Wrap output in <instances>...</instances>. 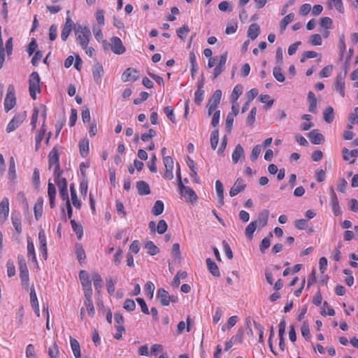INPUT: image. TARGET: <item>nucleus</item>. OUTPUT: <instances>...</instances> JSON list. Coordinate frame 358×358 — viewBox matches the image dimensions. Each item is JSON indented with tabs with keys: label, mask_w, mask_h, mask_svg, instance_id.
Returning a JSON list of instances; mask_svg holds the SVG:
<instances>
[{
	"label": "nucleus",
	"mask_w": 358,
	"mask_h": 358,
	"mask_svg": "<svg viewBox=\"0 0 358 358\" xmlns=\"http://www.w3.org/2000/svg\"><path fill=\"white\" fill-rule=\"evenodd\" d=\"M21 219L22 217L20 212L14 211L11 213L12 224L18 234L22 233Z\"/></svg>",
	"instance_id": "obj_19"
},
{
	"label": "nucleus",
	"mask_w": 358,
	"mask_h": 358,
	"mask_svg": "<svg viewBox=\"0 0 358 358\" xmlns=\"http://www.w3.org/2000/svg\"><path fill=\"white\" fill-rule=\"evenodd\" d=\"M136 189L138 191V194L141 196H145L150 194V188L149 185L143 181L139 180L136 182Z\"/></svg>",
	"instance_id": "obj_22"
},
{
	"label": "nucleus",
	"mask_w": 358,
	"mask_h": 358,
	"mask_svg": "<svg viewBox=\"0 0 358 358\" xmlns=\"http://www.w3.org/2000/svg\"><path fill=\"white\" fill-rule=\"evenodd\" d=\"M145 248L148 250V253L154 256L159 252V249L157 247L152 241H148L145 245Z\"/></svg>",
	"instance_id": "obj_41"
},
{
	"label": "nucleus",
	"mask_w": 358,
	"mask_h": 358,
	"mask_svg": "<svg viewBox=\"0 0 358 358\" xmlns=\"http://www.w3.org/2000/svg\"><path fill=\"white\" fill-rule=\"evenodd\" d=\"M27 118V112L23 111L22 113H18L15 115V116L11 119V120L8 122L6 131L8 133H10L15 131L17 128H18L21 124Z\"/></svg>",
	"instance_id": "obj_6"
},
{
	"label": "nucleus",
	"mask_w": 358,
	"mask_h": 358,
	"mask_svg": "<svg viewBox=\"0 0 358 358\" xmlns=\"http://www.w3.org/2000/svg\"><path fill=\"white\" fill-rule=\"evenodd\" d=\"M294 18V14L291 13L284 17V18L280 21V29L281 32L284 31L287 27V26L293 21Z\"/></svg>",
	"instance_id": "obj_37"
},
{
	"label": "nucleus",
	"mask_w": 358,
	"mask_h": 358,
	"mask_svg": "<svg viewBox=\"0 0 358 358\" xmlns=\"http://www.w3.org/2000/svg\"><path fill=\"white\" fill-rule=\"evenodd\" d=\"M260 33V27L257 23L251 24L248 29V37L251 40L256 39Z\"/></svg>",
	"instance_id": "obj_25"
},
{
	"label": "nucleus",
	"mask_w": 358,
	"mask_h": 358,
	"mask_svg": "<svg viewBox=\"0 0 358 358\" xmlns=\"http://www.w3.org/2000/svg\"><path fill=\"white\" fill-rule=\"evenodd\" d=\"M227 52H224L222 55H221L219 57H214L209 58L208 62V68L209 69L213 68L215 65V62L218 61V64L217 65V66H215L213 71V80L215 79L224 71L227 63Z\"/></svg>",
	"instance_id": "obj_1"
},
{
	"label": "nucleus",
	"mask_w": 358,
	"mask_h": 358,
	"mask_svg": "<svg viewBox=\"0 0 358 358\" xmlns=\"http://www.w3.org/2000/svg\"><path fill=\"white\" fill-rule=\"evenodd\" d=\"M308 101L309 103L308 110L310 113H315L317 112V99L313 92H309L308 94Z\"/></svg>",
	"instance_id": "obj_30"
},
{
	"label": "nucleus",
	"mask_w": 358,
	"mask_h": 358,
	"mask_svg": "<svg viewBox=\"0 0 358 358\" xmlns=\"http://www.w3.org/2000/svg\"><path fill=\"white\" fill-rule=\"evenodd\" d=\"M38 114H39V110H38V108H36V107L34 108L33 113H32L31 119V122H30L33 130L36 129V123H37V120H38Z\"/></svg>",
	"instance_id": "obj_57"
},
{
	"label": "nucleus",
	"mask_w": 358,
	"mask_h": 358,
	"mask_svg": "<svg viewBox=\"0 0 358 358\" xmlns=\"http://www.w3.org/2000/svg\"><path fill=\"white\" fill-rule=\"evenodd\" d=\"M79 149L82 156L87 155L89 154V141L86 138L80 141Z\"/></svg>",
	"instance_id": "obj_42"
},
{
	"label": "nucleus",
	"mask_w": 358,
	"mask_h": 358,
	"mask_svg": "<svg viewBox=\"0 0 358 358\" xmlns=\"http://www.w3.org/2000/svg\"><path fill=\"white\" fill-rule=\"evenodd\" d=\"M206 262L207 268L212 274V275L216 278H219L220 276V272L217 264L210 258H207Z\"/></svg>",
	"instance_id": "obj_21"
},
{
	"label": "nucleus",
	"mask_w": 358,
	"mask_h": 358,
	"mask_svg": "<svg viewBox=\"0 0 358 358\" xmlns=\"http://www.w3.org/2000/svg\"><path fill=\"white\" fill-rule=\"evenodd\" d=\"M13 39L12 37H10L6 41L5 44V48H3V44H0V69L3 67V63L5 61V52L6 53L8 57H10L13 53Z\"/></svg>",
	"instance_id": "obj_9"
},
{
	"label": "nucleus",
	"mask_w": 358,
	"mask_h": 358,
	"mask_svg": "<svg viewBox=\"0 0 358 358\" xmlns=\"http://www.w3.org/2000/svg\"><path fill=\"white\" fill-rule=\"evenodd\" d=\"M219 140V131L217 129L214 130L210 134V145L213 150L217 148Z\"/></svg>",
	"instance_id": "obj_50"
},
{
	"label": "nucleus",
	"mask_w": 358,
	"mask_h": 358,
	"mask_svg": "<svg viewBox=\"0 0 358 358\" xmlns=\"http://www.w3.org/2000/svg\"><path fill=\"white\" fill-rule=\"evenodd\" d=\"M79 279L80 280L84 294L92 293V282L90 278L89 273L85 270L80 271Z\"/></svg>",
	"instance_id": "obj_10"
},
{
	"label": "nucleus",
	"mask_w": 358,
	"mask_h": 358,
	"mask_svg": "<svg viewBox=\"0 0 358 358\" xmlns=\"http://www.w3.org/2000/svg\"><path fill=\"white\" fill-rule=\"evenodd\" d=\"M87 180L86 178H82V180L80 183V191L83 197L85 199L87 196Z\"/></svg>",
	"instance_id": "obj_56"
},
{
	"label": "nucleus",
	"mask_w": 358,
	"mask_h": 358,
	"mask_svg": "<svg viewBox=\"0 0 358 358\" xmlns=\"http://www.w3.org/2000/svg\"><path fill=\"white\" fill-rule=\"evenodd\" d=\"M75 34L76 36V41L80 46L81 48H86V45H88L92 36L90 29L87 27H80L76 30Z\"/></svg>",
	"instance_id": "obj_3"
},
{
	"label": "nucleus",
	"mask_w": 358,
	"mask_h": 358,
	"mask_svg": "<svg viewBox=\"0 0 358 358\" xmlns=\"http://www.w3.org/2000/svg\"><path fill=\"white\" fill-rule=\"evenodd\" d=\"M8 5L6 0H0V15L5 18L8 17Z\"/></svg>",
	"instance_id": "obj_62"
},
{
	"label": "nucleus",
	"mask_w": 358,
	"mask_h": 358,
	"mask_svg": "<svg viewBox=\"0 0 358 358\" xmlns=\"http://www.w3.org/2000/svg\"><path fill=\"white\" fill-rule=\"evenodd\" d=\"M189 29L187 25H184L182 27L177 29L176 33L177 36L182 41H184L187 36V34L189 32Z\"/></svg>",
	"instance_id": "obj_47"
},
{
	"label": "nucleus",
	"mask_w": 358,
	"mask_h": 358,
	"mask_svg": "<svg viewBox=\"0 0 358 358\" xmlns=\"http://www.w3.org/2000/svg\"><path fill=\"white\" fill-rule=\"evenodd\" d=\"M273 75L278 82L282 83L285 81V78L280 67L275 66L273 69Z\"/></svg>",
	"instance_id": "obj_48"
},
{
	"label": "nucleus",
	"mask_w": 358,
	"mask_h": 358,
	"mask_svg": "<svg viewBox=\"0 0 358 358\" xmlns=\"http://www.w3.org/2000/svg\"><path fill=\"white\" fill-rule=\"evenodd\" d=\"M155 291V285L151 281H148L145 285V292L146 295L150 298L152 299Z\"/></svg>",
	"instance_id": "obj_52"
},
{
	"label": "nucleus",
	"mask_w": 358,
	"mask_h": 358,
	"mask_svg": "<svg viewBox=\"0 0 358 358\" xmlns=\"http://www.w3.org/2000/svg\"><path fill=\"white\" fill-rule=\"evenodd\" d=\"M178 188L180 194L185 198L186 201L194 203L197 201L198 196L192 188L185 186L183 184L178 186Z\"/></svg>",
	"instance_id": "obj_8"
},
{
	"label": "nucleus",
	"mask_w": 358,
	"mask_h": 358,
	"mask_svg": "<svg viewBox=\"0 0 358 358\" xmlns=\"http://www.w3.org/2000/svg\"><path fill=\"white\" fill-rule=\"evenodd\" d=\"M331 204L332 211L335 216H338L342 214V210L339 206V201L334 188H331Z\"/></svg>",
	"instance_id": "obj_15"
},
{
	"label": "nucleus",
	"mask_w": 358,
	"mask_h": 358,
	"mask_svg": "<svg viewBox=\"0 0 358 358\" xmlns=\"http://www.w3.org/2000/svg\"><path fill=\"white\" fill-rule=\"evenodd\" d=\"M163 160L165 166V173L163 177L166 180H171L173 178V158H163Z\"/></svg>",
	"instance_id": "obj_14"
},
{
	"label": "nucleus",
	"mask_w": 358,
	"mask_h": 358,
	"mask_svg": "<svg viewBox=\"0 0 358 358\" xmlns=\"http://www.w3.org/2000/svg\"><path fill=\"white\" fill-rule=\"evenodd\" d=\"M189 59L191 64V75L192 77H194L199 70V66L196 62V55L193 52L189 53Z\"/></svg>",
	"instance_id": "obj_32"
},
{
	"label": "nucleus",
	"mask_w": 358,
	"mask_h": 358,
	"mask_svg": "<svg viewBox=\"0 0 358 358\" xmlns=\"http://www.w3.org/2000/svg\"><path fill=\"white\" fill-rule=\"evenodd\" d=\"M203 85V83H199L197 90L194 93V102L197 105H199L203 99L204 91L202 90Z\"/></svg>",
	"instance_id": "obj_33"
},
{
	"label": "nucleus",
	"mask_w": 358,
	"mask_h": 358,
	"mask_svg": "<svg viewBox=\"0 0 358 358\" xmlns=\"http://www.w3.org/2000/svg\"><path fill=\"white\" fill-rule=\"evenodd\" d=\"M271 245V241L268 237L264 238L259 245V250L262 253H264L265 250Z\"/></svg>",
	"instance_id": "obj_63"
},
{
	"label": "nucleus",
	"mask_w": 358,
	"mask_h": 358,
	"mask_svg": "<svg viewBox=\"0 0 358 358\" xmlns=\"http://www.w3.org/2000/svg\"><path fill=\"white\" fill-rule=\"evenodd\" d=\"M27 257H31L33 262H34L37 264L38 262H37V259H36V253H35V248H34V245L33 241L31 238V237L27 236Z\"/></svg>",
	"instance_id": "obj_28"
},
{
	"label": "nucleus",
	"mask_w": 358,
	"mask_h": 358,
	"mask_svg": "<svg viewBox=\"0 0 358 358\" xmlns=\"http://www.w3.org/2000/svg\"><path fill=\"white\" fill-rule=\"evenodd\" d=\"M324 120L327 123H331L334 119V108L331 106L326 108L323 113Z\"/></svg>",
	"instance_id": "obj_36"
},
{
	"label": "nucleus",
	"mask_w": 358,
	"mask_h": 358,
	"mask_svg": "<svg viewBox=\"0 0 358 358\" xmlns=\"http://www.w3.org/2000/svg\"><path fill=\"white\" fill-rule=\"evenodd\" d=\"M221 97L222 91L220 90H217L213 92L212 96L210 97L208 101L210 103L219 104L221 100Z\"/></svg>",
	"instance_id": "obj_59"
},
{
	"label": "nucleus",
	"mask_w": 358,
	"mask_h": 358,
	"mask_svg": "<svg viewBox=\"0 0 358 358\" xmlns=\"http://www.w3.org/2000/svg\"><path fill=\"white\" fill-rule=\"evenodd\" d=\"M308 137L313 144H320L324 140V136L322 134L319 133L318 130L313 129L308 133Z\"/></svg>",
	"instance_id": "obj_23"
},
{
	"label": "nucleus",
	"mask_w": 358,
	"mask_h": 358,
	"mask_svg": "<svg viewBox=\"0 0 358 358\" xmlns=\"http://www.w3.org/2000/svg\"><path fill=\"white\" fill-rule=\"evenodd\" d=\"M17 260H18V265H19V271H20V272H22V271H29L28 268H27V263H26V261H25V259L24 258V257L20 255H19L17 256Z\"/></svg>",
	"instance_id": "obj_64"
},
{
	"label": "nucleus",
	"mask_w": 358,
	"mask_h": 358,
	"mask_svg": "<svg viewBox=\"0 0 358 358\" xmlns=\"http://www.w3.org/2000/svg\"><path fill=\"white\" fill-rule=\"evenodd\" d=\"M269 216V211L268 210H262L258 215V218L255 220L257 221V225H259L261 227H265L268 223V219Z\"/></svg>",
	"instance_id": "obj_26"
},
{
	"label": "nucleus",
	"mask_w": 358,
	"mask_h": 358,
	"mask_svg": "<svg viewBox=\"0 0 358 358\" xmlns=\"http://www.w3.org/2000/svg\"><path fill=\"white\" fill-rule=\"evenodd\" d=\"M246 187V185L243 183L242 178H238L234 185L231 187L229 191L230 196L233 197L237 195L239 192L243 191Z\"/></svg>",
	"instance_id": "obj_18"
},
{
	"label": "nucleus",
	"mask_w": 358,
	"mask_h": 358,
	"mask_svg": "<svg viewBox=\"0 0 358 358\" xmlns=\"http://www.w3.org/2000/svg\"><path fill=\"white\" fill-rule=\"evenodd\" d=\"M346 76L347 71H345L343 73L341 72L338 73L334 84V90L338 92L342 97L345 96V88Z\"/></svg>",
	"instance_id": "obj_7"
},
{
	"label": "nucleus",
	"mask_w": 358,
	"mask_h": 358,
	"mask_svg": "<svg viewBox=\"0 0 358 358\" xmlns=\"http://www.w3.org/2000/svg\"><path fill=\"white\" fill-rule=\"evenodd\" d=\"M334 66L333 65H328L324 67L320 72V78H328L329 77L333 71Z\"/></svg>",
	"instance_id": "obj_53"
},
{
	"label": "nucleus",
	"mask_w": 358,
	"mask_h": 358,
	"mask_svg": "<svg viewBox=\"0 0 358 358\" xmlns=\"http://www.w3.org/2000/svg\"><path fill=\"white\" fill-rule=\"evenodd\" d=\"M70 344L71 348L73 351V355L76 358H80L81 357V353H80V344L78 341L73 338H70Z\"/></svg>",
	"instance_id": "obj_31"
},
{
	"label": "nucleus",
	"mask_w": 358,
	"mask_h": 358,
	"mask_svg": "<svg viewBox=\"0 0 358 358\" xmlns=\"http://www.w3.org/2000/svg\"><path fill=\"white\" fill-rule=\"evenodd\" d=\"M243 93V87L241 85H236L232 91V93L230 96V99L231 103H236L238 99L239 96Z\"/></svg>",
	"instance_id": "obj_34"
},
{
	"label": "nucleus",
	"mask_w": 358,
	"mask_h": 358,
	"mask_svg": "<svg viewBox=\"0 0 358 358\" xmlns=\"http://www.w3.org/2000/svg\"><path fill=\"white\" fill-rule=\"evenodd\" d=\"M20 278L22 286L27 289L29 281V271L20 272Z\"/></svg>",
	"instance_id": "obj_49"
},
{
	"label": "nucleus",
	"mask_w": 358,
	"mask_h": 358,
	"mask_svg": "<svg viewBox=\"0 0 358 358\" xmlns=\"http://www.w3.org/2000/svg\"><path fill=\"white\" fill-rule=\"evenodd\" d=\"M41 78L39 74L36 71L32 72L29 78V92L30 96L34 99H36V94L41 92Z\"/></svg>",
	"instance_id": "obj_2"
},
{
	"label": "nucleus",
	"mask_w": 358,
	"mask_h": 358,
	"mask_svg": "<svg viewBox=\"0 0 358 358\" xmlns=\"http://www.w3.org/2000/svg\"><path fill=\"white\" fill-rule=\"evenodd\" d=\"M71 227L76 233L78 240H80L83 235V229L80 224H78L75 220H70Z\"/></svg>",
	"instance_id": "obj_38"
},
{
	"label": "nucleus",
	"mask_w": 358,
	"mask_h": 358,
	"mask_svg": "<svg viewBox=\"0 0 358 358\" xmlns=\"http://www.w3.org/2000/svg\"><path fill=\"white\" fill-rule=\"evenodd\" d=\"M257 227V221L251 222L245 229V235L248 239H252L253 234Z\"/></svg>",
	"instance_id": "obj_39"
},
{
	"label": "nucleus",
	"mask_w": 358,
	"mask_h": 358,
	"mask_svg": "<svg viewBox=\"0 0 358 358\" xmlns=\"http://www.w3.org/2000/svg\"><path fill=\"white\" fill-rule=\"evenodd\" d=\"M7 275L11 278L15 275V268L13 260L9 259L6 262Z\"/></svg>",
	"instance_id": "obj_54"
},
{
	"label": "nucleus",
	"mask_w": 358,
	"mask_h": 358,
	"mask_svg": "<svg viewBox=\"0 0 358 358\" xmlns=\"http://www.w3.org/2000/svg\"><path fill=\"white\" fill-rule=\"evenodd\" d=\"M4 109L6 112L11 110L16 104L15 87L9 85L7 88V93L4 99Z\"/></svg>",
	"instance_id": "obj_5"
},
{
	"label": "nucleus",
	"mask_w": 358,
	"mask_h": 358,
	"mask_svg": "<svg viewBox=\"0 0 358 358\" xmlns=\"http://www.w3.org/2000/svg\"><path fill=\"white\" fill-rule=\"evenodd\" d=\"M43 204V199L41 197L38 198V199L34 205V217L36 220H38L39 218L42 216Z\"/></svg>",
	"instance_id": "obj_29"
},
{
	"label": "nucleus",
	"mask_w": 358,
	"mask_h": 358,
	"mask_svg": "<svg viewBox=\"0 0 358 358\" xmlns=\"http://www.w3.org/2000/svg\"><path fill=\"white\" fill-rule=\"evenodd\" d=\"M92 293H87L84 294L85 300V306L87 308V313L90 317H94L95 314L94 307L92 301Z\"/></svg>",
	"instance_id": "obj_20"
},
{
	"label": "nucleus",
	"mask_w": 358,
	"mask_h": 358,
	"mask_svg": "<svg viewBox=\"0 0 358 358\" xmlns=\"http://www.w3.org/2000/svg\"><path fill=\"white\" fill-rule=\"evenodd\" d=\"M164 209V205L163 201L161 200H157L155 201L154 206L152 207V208L151 210V213L154 215L157 216V215H161L163 213Z\"/></svg>",
	"instance_id": "obj_35"
},
{
	"label": "nucleus",
	"mask_w": 358,
	"mask_h": 358,
	"mask_svg": "<svg viewBox=\"0 0 358 358\" xmlns=\"http://www.w3.org/2000/svg\"><path fill=\"white\" fill-rule=\"evenodd\" d=\"M92 280H93V283H94V286L96 291L99 292L100 289L102 287V282H103L101 276L98 273L95 272L92 274Z\"/></svg>",
	"instance_id": "obj_43"
},
{
	"label": "nucleus",
	"mask_w": 358,
	"mask_h": 358,
	"mask_svg": "<svg viewBox=\"0 0 358 358\" xmlns=\"http://www.w3.org/2000/svg\"><path fill=\"white\" fill-rule=\"evenodd\" d=\"M168 229L167 223L164 220H160L158 222L157 227V231L159 234H164Z\"/></svg>",
	"instance_id": "obj_61"
},
{
	"label": "nucleus",
	"mask_w": 358,
	"mask_h": 358,
	"mask_svg": "<svg viewBox=\"0 0 358 358\" xmlns=\"http://www.w3.org/2000/svg\"><path fill=\"white\" fill-rule=\"evenodd\" d=\"M103 43L105 49L106 48V45H109L111 50L116 55H122L126 51L121 39L117 36H113L109 43H107L106 41H103Z\"/></svg>",
	"instance_id": "obj_4"
},
{
	"label": "nucleus",
	"mask_w": 358,
	"mask_h": 358,
	"mask_svg": "<svg viewBox=\"0 0 358 358\" xmlns=\"http://www.w3.org/2000/svg\"><path fill=\"white\" fill-rule=\"evenodd\" d=\"M76 255L78 260L79 261L80 264L83 263V261H84L86 258L85 250L83 248V245L81 244H76Z\"/></svg>",
	"instance_id": "obj_44"
},
{
	"label": "nucleus",
	"mask_w": 358,
	"mask_h": 358,
	"mask_svg": "<svg viewBox=\"0 0 358 358\" xmlns=\"http://www.w3.org/2000/svg\"><path fill=\"white\" fill-rule=\"evenodd\" d=\"M238 110H236V112L229 113L227 115L226 121H225V126H226V128L227 129L228 131H231L232 125H233V122H234V118L235 116H236L238 115Z\"/></svg>",
	"instance_id": "obj_45"
},
{
	"label": "nucleus",
	"mask_w": 358,
	"mask_h": 358,
	"mask_svg": "<svg viewBox=\"0 0 358 358\" xmlns=\"http://www.w3.org/2000/svg\"><path fill=\"white\" fill-rule=\"evenodd\" d=\"M48 354L50 358H59V346L55 342L52 345H51L48 350Z\"/></svg>",
	"instance_id": "obj_46"
},
{
	"label": "nucleus",
	"mask_w": 358,
	"mask_h": 358,
	"mask_svg": "<svg viewBox=\"0 0 358 358\" xmlns=\"http://www.w3.org/2000/svg\"><path fill=\"white\" fill-rule=\"evenodd\" d=\"M59 189V196L63 201H66V203L69 201L68 190H67V181L65 178H62V181L56 182Z\"/></svg>",
	"instance_id": "obj_16"
},
{
	"label": "nucleus",
	"mask_w": 358,
	"mask_h": 358,
	"mask_svg": "<svg viewBox=\"0 0 358 358\" xmlns=\"http://www.w3.org/2000/svg\"><path fill=\"white\" fill-rule=\"evenodd\" d=\"M116 280L113 281L110 278H106V288L108 293L113 296L115 293V284Z\"/></svg>",
	"instance_id": "obj_55"
},
{
	"label": "nucleus",
	"mask_w": 358,
	"mask_h": 358,
	"mask_svg": "<svg viewBox=\"0 0 358 358\" xmlns=\"http://www.w3.org/2000/svg\"><path fill=\"white\" fill-rule=\"evenodd\" d=\"M39 249L42 253L43 258L46 260L48 258L47 241L45 231L41 229L38 232Z\"/></svg>",
	"instance_id": "obj_13"
},
{
	"label": "nucleus",
	"mask_w": 358,
	"mask_h": 358,
	"mask_svg": "<svg viewBox=\"0 0 358 358\" xmlns=\"http://www.w3.org/2000/svg\"><path fill=\"white\" fill-rule=\"evenodd\" d=\"M164 112L170 121H171L173 123L176 122V117L173 109L171 106H166L164 108Z\"/></svg>",
	"instance_id": "obj_60"
},
{
	"label": "nucleus",
	"mask_w": 358,
	"mask_h": 358,
	"mask_svg": "<svg viewBox=\"0 0 358 358\" xmlns=\"http://www.w3.org/2000/svg\"><path fill=\"white\" fill-rule=\"evenodd\" d=\"M59 158H49V168L53 167V175L55 177V182H59L62 181L61 176L63 171L60 169Z\"/></svg>",
	"instance_id": "obj_11"
},
{
	"label": "nucleus",
	"mask_w": 358,
	"mask_h": 358,
	"mask_svg": "<svg viewBox=\"0 0 358 358\" xmlns=\"http://www.w3.org/2000/svg\"><path fill=\"white\" fill-rule=\"evenodd\" d=\"M8 175L9 180L11 182H15L17 176L15 172V164L14 158H10Z\"/></svg>",
	"instance_id": "obj_40"
},
{
	"label": "nucleus",
	"mask_w": 358,
	"mask_h": 358,
	"mask_svg": "<svg viewBox=\"0 0 358 358\" xmlns=\"http://www.w3.org/2000/svg\"><path fill=\"white\" fill-rule=\"evenodd\" d=\"M92 75L94 82L96 84H99L101 82V78L103 76V66L99 64L95 65L92 69Z\"/></svg>",
	"instance_id": "obj_24"
},
{
	"label": "nucleus",
	"mask_w": 358,
	"mask_h": 358,
	"mask_svg": "<svg viewBox=\"0 0 358 358\" xmlns=\"http://www.w3.org/2000/svg\"><path fill=\"white\" fill-rule=\"evenodd\" d=\"M139 78V72L133 68L127 69L122 73L121 79L123 82H134Z\"/></svg>",
	"instance_id": "obj_12"
},
{
	"label": "nucleus",
	"mask_w": 358,
	"mask_h": 358,
	"mask_svg": "<svg viewBox=\"0 0 358 358\" xmlns=\"http://www.w3.org/2000/svg\"><path fill=\"white\" fill-rule=\"evenodd\" d=\"M123 308L131 312L134 311L136 308V303L134 300L127 299L124 301L123 304Z\"/></svg>",
	"instance_id": "obj_58"
},
{
	"label": "nucleus",
	"mask_w": 358,
	"mask_h": 358,
	"mask_svg": "<svg viewBox=\"0 0 358 358\" xmlns=\"http://www.w3.org/2000/svg\"><path fill=\"white\" fill-rule=\"evenodd\" d=\"M169 292L164 288H159L157 291L156 299L162 306H169Z\"/></svg>",
	"instance_id": "obj_17"
},
{
	"label": "nucleus",
	"mask_w": 358,
	"mask_h": 358,
	"mask_svg": "<svg viewBox=\"0 0 358 358\" xmlns=\"http://www.w3.org/2000/svg\"><path fill=\"white\" fill-rule=\"evenodd\" d=\"M46 132L45 125L44 122L42 123L41 127L39 130H38L35 135V147L36 150H38L39 146L41 145V143L44 138V135Z\"/></svg>",
	"instance_id": "obj_27"
},
{
	"label": "nucleus",
	"mask_w": 358,
	"mask_h": 358,
	"mask_svg": "<svg viewBox=\"0 0 358 358\" xmlns=\"http://www.w3.org/2000/svg\"><path fill=\"white\" fill-rule=\"evenodd\" d=\"M302 336L305 338L306 341H308L310 338V329L308 323L306 321H304L301 327Z\"/></svg>",
	"instance_id": "obj_51"
}]
</instances>
